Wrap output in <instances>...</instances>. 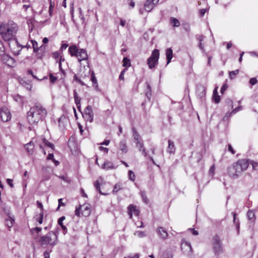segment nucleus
I'll use <instances>...</instances> for the list:
<instances>
[{
	"mask_svg": "<svg viewBox=\"0 0 258 258\" xmlns=\"http://www.w3.org/2000/svg\"><path fill=\"white\" fill-rule=\"evenodd\" d=\"M18 30V25L13 21L2 23L0 25V35L5 41L9 42V47L16 55L19 54L20 50L15 51V46L20 45L16 38V35Z\"/></svg>",
	"mask_w": 258,
	"mask_h": 258,
	"instance_id": "nucleus-1",
	"label": "nucleus"
},
{
	"mask_svg": "<svg viewBox=\"0 0 258 258\" xmlns=\"http://www.w3.org/2000/svg\"><path fill=\"white\" fill-rule=\"evenodd\" d=\"M47 114L46 109L39 103H36L27 112V119L31 124H36L45 119Z\"/></svg>",
	"mask_w": 258,
	"mask_h": 258,
	"instance_id": "nucleus-2",
	"label": "nucleus"
},
{
	"mask_svg": "<svg viewBox=\"0 0 258 258\" xmlns=\"http://www.w3.org/2000/svg\"><path fill=\"white\" fill-rule=\"evenodd\" d=\"M38 242L42 247H46L48 245L53 247L57 243V235L55 232L50 231L41 236Z\"/></svg>",
	"mask_w": 258,
	"mask_h": 258,
	"instance_id": "nucleus-3",
	"label": "nucleus"
},
{
	"mask_svg": "<svg viewBox=\"0 0 258 258\" xmlns=\"http://www.w3.org/2000/svg\"><path fill=\"white\" fill-rule=\"evenodd\" d=\"M68 51L71 56L76 57L79 62L88 59L86 50L85 49L79 48L76 45H71L69 47Z\"/></svg>",
	"mask_w": 258,
	"mask_h": 258,
	"instance_id": "nucleus-4",
	"label": "nucleus"
},
{
	"mask_svg": "<svg viewBox=\"0 0 258 258\" xmlns=\"http://www.w3.org/2000/svg\"><path fill=\"white\" fill-rule=\"evenodd\" d=\"M212 250L216 255H219L223 252L222 241L220 235L216 234L213 236L211 239Z\"/></svg>",
	"mask_w": 258,
	"mask_h": 258,
	"instance_id": "nucleus-5",
	"label": "nucleus"
},
{
	"mask_svg": "<svg viewBox=\"0 0 258 258\" xmlns=\"http://www.w3.org/2000/svg\"><path fill=\"white\" fill-rule=\"evenodd\" d=\"M159 55L160 53L158 49H155L152 51L151 56L147 61L149 69H152L158 64Z\"/></svg>",
	"mask_w": 258,
	"mask_h": 258,
	"instance_id": "nucleus-6",
	"label": "nucleus"
},
{
	"mask_svg": "<svg viewBox=\"0 0 258 258\" xmlns=\"http://www.w3.org/2000/svg\"><path fill=\"white\" fill-rule=\"evenodd\" d=\"M227 171L228 175L233 178H237L241 173V170H239L235 164L229 167Z\"/></svg>",
	"mask_w": 258,
	"mask_h": 258,
	"instance_id": "nucleus-7",
	"label": "nucleus"
},
{
	"mask_svg": "<svg viewBox=\"0 0 258 258\" xmlns=\"http://www.w3.org/2000/svg\"><path fill=\"white\" fill-rule=\"evenodd\" d=\"M93 112L92 107L88 105L85 109L84 113L83 114V117L87 120L90 122L93 120Z\"/></svg>",
	"mask_w": 258,
	"mask_h": 258,
	"instance_id": "nucleus-8",
	"label": "nucleus"
},
{
	"mask_svg": "<svg viewBox=\"0 0 258 258\" xmlns=\"http://www.w3.org/2000/svg\"><path fill=\"white\" fill-rule=\"evenodd\" d=\"M0 117L4 122H7L11 118L10 110L7 107H3L0 110Z\"/></svg>",
	"mask_w": 258,
	"mask_h": 258,
	"instance_id": "nucleus-9",
	"label": "nucleus"
},
{
	"mask_svg": "<svg viewBox=\"0 0 258 258\" xmlns=\"http://www.w3.org/2000/svg\"><path fill=\"white\" fill-rule=\"evenodd\" d=\"M2 55V60L4 63L7 66L13 67L15 64V60L14 58L9 56L8 54H6L4 53Z\"/></svg>",
	"mask_w": 258,
	"mask_h": 258,
	"instance_id": "nucleus-10",
	"label": "nucleus"
},
{
	"mask_svg": "<svg viewBox=\"0 0 258 258\" xmlns=\"http://www.w3.org/2000/svg\"><path fill=\"white\" fill-rule=\"evenodd\" d=\"M236 166L238 167L239 170H241V173L247 169L249 163L248 160L246 159H240L236 163H235Z\"/></svg>",
	"mask_w": 258,
	"mask_h": 258,
	"instance_id": "nucleus-11",
	"label": "nucleus"
},
{
	"mask_svg": "<svg viewBox=\"0 0 258 258\" xmlns=\"http://www.w3.org/2000/svg\"><path fill=\"white\" fill-rule=\"evenodd\" d=\"M118 148L122 154L127 153L128 151V148L126 140L124 139L121 140L118 144Z\"/></svg>",
	"mask_w": 258,
	"mask_h": 258,
	"instance_id": "nucleus-12",
	"label": "nucleus"
},
{
	"mask_svg": "<svg viewBox=\"0 0 258 258\" xmlns=\"http://www.w3.org/2000/svg\"><path fill=\"white\" fill-rule=\"evenodd\" d=\"M158 1L159 0H147L144 5L145 10L147 12H150Z\"/></svg>",
	"mask_w": 258,
	"mask_h": 258,
	"instance_id": "nucleus-13",
	"label": "nucleus"
},
{
	"mask_svg": "<svg viewBox=\"0 0 258 258\" xmlns=\"http://www.w3.org/2000/svg\"><path fill=\"white\" fill-rule=\"evenodd\" d=\"M181 248L184 252L188 253L191 252L192 251V248L190 243L185 241L184 240H182Z\"/></svg>",
	"mask_w": 258,
	"mask_h": 258,
	"instance_id": "nucleus-14",
	"label": "nucleus"
},
{
	"mask_svg": "<svg viewBox=\"0 0 258 258\" xmlns=\"http://www.w3.org/2000/svg\"><path fill=\"white\" fill-rule=\"evenodd\" d=\"M196 94L197 96L201 99H202L205 96L206 89L203 85H199L197 87Z\"/></svg>",
	"mask_w": 258,
	"mask_h": 258,
	"instance_id": "nucleus-15",
	"label": "nucleus"
},
{
	"mask_svg": "<svg viewBox=\"0 0 258 258\" xmlns=\"http://www.w3.org/2000/svg\"><path fill=\"white\" fill-rule=\"evenodd\" d=\"M91 214V207L89 204H84L82 206L81 215L84 217H88Z\"/></svg>",
	"mask_w": 258,
	"mask_h": 258,
	"instance_id": "nucleus-16",
	"label": "nucleus"
},
{
	"mask_svg": "<svg viewBox=\"0 0 258 258\" xmlns=\"http://www.w3.org/2000/svg\"><path fill=\"white\" fill-rule=\"evenodd\" d=\"M15 222L14 216L10 213L8 214V218H6L5 225L9 228H11Z\"/></svg>",
	"mask_w": 258,
	"mask_h": 258,
	"instance_id": "nucleus-17",
	"label": "nucleus"
},
{
	"mask_svg": "<svg viewBox=\"0 0 258 258\" xmlns=\"http://www.w3.org/2000/svg\"><path fill=\"white\" fill-rule=\"evenodd\" d=\"M128 214L130 215V218H132L133 214L135 216H138L139 211L135 206L130 205L128 207Z\"/></svg>",
	"mask_w": 258,
	"mask_h": 258,
	"instance_id": "nucleus-18",
	"label": "nucleus"
},
{
	"mask_svg": "<svg viewBox=\"0 0 258 258\" xmlns=\"http://www.w3.org/2000/svg\"><path fill=\"white\" fill-rule=\"evenodd\" d=\"M46 45H41L38 48V52H36V57L38 59H42L45 55V50Z\"/></svg>",
	"mask_w": 258,
	"mask_h": 258,
	"instance_id": "nucleus-19",
	"label": "nucleus"
},
{
	"mask_svg": "<svg viewBox=\"0 0 258 258\" xmlns=\"http://www.w3.org/2000/svg\"><path fill=\"white\" fill-rule=\"evenodd\" d=\"M158 236L162 239H166L168 236L167 231L162 227H158L157 230Z\"/></svg>",
	"mask_w": 258,
	"mask_h": 258,
	"instance_id": "nucleus-20",
	"label": "nucleus"
},
{
	"mask_svg": "<svg viewBox=\"0 0 258 258\" xmlns=\"http://www.w3.org/2000/svg\"><path fill=\"white\" fill-rule=\"evenodd\" d=\"M132 130L133 132V137L136 144L143 141L142 138L138 133L135 127H132Z\"/></svg>",
	"mask_w": 258,
	"mask_h": 258,
	"instance_id": "nucleus-21",
	"label": "nucleus"
},
{
	"mask_svg": "<svg viewBox=\"0 0 258 258\" xmlns=\"http://www.w3.org/2000/svg\"><path fill=\"white\" fill-rule=\"evenodd\" d=\"M73 93L75 102L77 105L78 109L80 110L81 108V98L79 96L76 90H74Z\"/></svg>",
	"mask_w": 258,
	"mask_h": 258,
	"instance_id": "nucleus-22",
	"label": "nucleus"
},
{
	"mask_svg": "<svg viewBox=\"0 0 258 258\" xmlns=\"http://www.w3.org/2000/svg\"><path fill=\"white\" fill-rule=\"evenodd\" d=\"M66 219L64 216H62L60 218H59L58 220V224L61 227V229L63 230V232L64 234H66L68 232V229L66 226L63 225L62 222L64 220Z\"/></svg>",
	"mask_w": 258,
	"mask_h": 258,
	"instance_id": "nucleus-23",
	"label": "nucleus"
},
{
	"mask_svg": "<svg viewBox=\"0 0 258 258\" xmlns=\"http://www.w3.org/2000/svg\"><path fill=\"white\" fill-rule=\"evenodd\" d=\"M90 80L92 81L93 86L95 87V89L97 91H99L97 80L93 72H92L91 73Z\"/></svg>",
	"mask_w": 258,
	"mask_h": 258,
	"instance_id": "nucleus-24",
	"label": "nucleus"
},
{
	"mask_svg": "<svg viewBox=\"0 0 258 258\" xmlns=\"http://www.w3.org/2000/svg\"><path fill=\"white\" fill-rule=\"evenodd\" d=\"M136 147L139 149V151L142 152V154L144 155V156H147V152L144 147L143 141L137 144Z\"/></svg>",
	"mask_w": 258,
	"mask_h": 258,
	"instance_id": "nucleus-25",
	"label": "nucleus"
},
{
	"mask_svg": "<svg viewBox=\"0 0 258 258\" xmlns=\"http://www.w3.org/2000/svg\"><path fill=\"white\" fill-rule=\"evenodd\" d=\"M168 146L167 151L170 154L174 153L175 151V147L174 146V142L171 140H168Z\"/></svg>",
	"mask_w": 258,
	"mask_h": 258,
	"instance_id": "nucleus-26",
	"label": "nucleus"
},
{
	"mask_svg": "<svg viewBox=\"0 0 258 258\" xmlns=\"http://www.w3.org/2000/svg\"><path fill=\"white\" fill-rule=\"evenodd\" d=\"M166 56L167 60V64H169L173 57V51L171 48H169L166 50Z\"/></svg>",
	"mask_w": 258,
	"mask_h": 258,
	"instance_id": "nucleus-27",
	"label": "nucleus"
},
{
	"mask_svg": "<svg viewBox=\"0 0 258 258\" xmlns=\"http://www.w3.org/2000/svg\"><path fill=\"white\" fill-rule=\"evenodd\" d=\"M25 148L26 150H27V151L29 154H32L33 152L34 144L32 141H31L29 143H28L25 145Z\"/></svg>",
	"mask_w": 258,
	"mask_h": 258,
	"instance_id": "nucleus-28",
	"label": "nucleus"
},
{
	"mask_svg": "<svg viewBox=\"0 0 258 258\" xmlns=\"http://www.w3.org/2000/svg\"><path fill=\"white\" fill-rule=\"evenodd\" d=\"M217 89L218 87L214 89L213 94V99L215 103H218L220 101V97L218 94Z\"/></svg>",
	"mask_w": 258,
	"mask_h": 258,
	"instance_id": "nucleus-29",
	"label": "nucleus"
},
{
	"mask_svg": "<svg viewBox=\"0 0 258 258\" xmlns=\"http://www.w3.org/2000/svg\"><path fill=\"white\" fill-rule=\"evenodd\" d=\"M115 167L113 165V163L111 161H106L102 165V168L109 170L111 169H114Z\"/></svg>",
	"mask_w": 258,
	"mask_h": 258,
	"instance_id": "nucleus-30",
	"label": "nucleus"
},
{
	"mask_svg": "<svg viewBox=\"0 0 258 258\" xmlns=\"http://www.w3.org/2000/svg\"><path fill=\"white\" fill-rule=\"evenodd\" d=\"M146 84H147V88L146 89V92H145L146 96L148 100H150V99H151V97L152 96L151 87L148 83H146Z\"/></svg>",
	"mask_w": 258,
	"mask_h": 258,
	"instance_id": "nucleus-31",
	"label": "nucleus"
},
{
	"mask_svg": "<svg viewBox=\"0 0 258 258\" xmlns=\"http://www.w3.org/2000/svg\"><path fill=\"white\" fill-rule=\"evenodd\" d=\"M68 147L71 151L76 150V144L74 141L73 138H70L68 141Z\"/></svg>",
	"mask_w": 258,
	"mask_h": 258,
	"instance_id": "nucleus-32",
	"label": "nucleus"
},
{
	"mask_svg": "<svg viewBox=\"0 0 258 258\" xmlns=\"http://www.w3.org/2000/svg\"><path fill=\"white\" fill-rule=\"evenodd\" d=\"M232 215L233 216V223L235 224L236 226V228L239 232V227H240V222L238 219H237L236 218V214L235 212H232Z\"/></svg>",
	"mask_w": 258,
	"mask_h": 258,
	"instance_id": "nucleus-33",
	"label": "nucleus"
},
{
	"mask_svg": "<svg viewBox=\"0 0 258 258\" xmlns=\"http://www.w3.org/2000/svg\"><path fill=\"white\" fill-rule=\"evenodd\" d=\"M170 23L173 27H177L180 25L179 21L176 18L172 17L170 18Z\"/></svg>",
	"mask_w": 258,
	"mask_h": 258,
	"instance_id": "nucleus-34",
	"label": "nucleus"
},
{
	"mask_svg": "<svg viewBox=\"0 0 258 258\" xmlns=\"http://www.w3.org/2000/svg\"><path fill=\"white\" fill-rule=\"evenodd\" d=\"M247 216L249 220L254 221L255 220V213L253 211L249 210L247 213Z\"/></svg>",
	"mask_w": 258,
	"mask_h": 258,
	"instance_id": "nucleus-35",
	"label": "nucleus"
},
{
	"mask_svg": "<svg viewBox=\"0 0 258 258\" xmlns=\"http://www.w3.org/2000/svg\"><path fill=\"white\" fill-rule=\"evenodd\" d=\"M31 42H32V47L33 48V51L35 53L38 52V48L39 47L38 46L37 42L35 40H32Z\"/></svg>",
	"mask_w": 258,
	"mask_h": 258,
	"instance_id": "nucleus-36",
	"label": "nucleus"
},
{
	"mask_svg": "<svg viewBox=\"0 0 258 258\" xmlns=\"http://www.w3.org/2000/svg\"><path fill=\"white\" fill-rule=\"evenodd\" d=\"M122 62H123V67H125L128 68L131 65L130 59H128L126 57H125L123 58Z\"/></svg>",
	"mask_w": 258,
	"mask_h": 258,
	"instance_id": "nucleus-37",
	"label": "nucleus"
},
{
	"mask_svg": "<svg viewBox=\"0 0 258 258\" xmlns=\"http://www.w3.org/2000/svg\"><path fill=\"white\" fill-rule=\"evenodd\" d=\"M121 189V184L120 183H116L114 186L112 193L113 194H116Z\"/></svg>",
	"mask_w": 258,
	"mask_h": 258,
	"instance_id": "nucleus-38",
	"label": "nucleus"
},
{
	"mask_svg": "<svg viewBox=\"0 0 258 258\" xmlns=\"http://www.w3.org/2000/svg\"><path fill=\"white\" fill-rule=\"evenodd\" d=\"M94 186L96 188V189L99 191V192L101 194V195H107L106 194H104V193H103L102 192V191H101L100 190V183H99V182L98 181H96L94 183Z\"/></svg>",
	"mask_w": 258,
	"mask_h": 258,
	"instance_id": "nucleus-39",
	"label": "nucleus"
},
{
	"mask_svg": "<svg viewBox=\"0 0 258 258\" xmlns=\"http://www.w3.org/2000/svg\"><path fill=\"white\" fill-rule=\"evenodd\" d=\"M128 178L132 181H134L136 179V176L135 173L132 170H129L128 171Z\"/></svg>",
	"mask_w": 258,
	"mask_h": 258,
	"instance_id": "nucleus-40",
	"label": "nucleus"
},
{
	"mask_svg": "<svg viewBox=\"0 0 258 258\" xmlns=\"http://www.w3.org/2000/svg\"><path fill=\"white\" fill-rule=\"evenodd\" d=\"M238 73H239L238 70H236L235 71L230 72H229V78L231 79H233L235 78V77L238 74Z\"/></svg>",
	"mask_w": 258,
	"mask_h": 258,
	"instance_id": "nucleus-41",
	"label": "nucleus"
},
{
	"mask_svg": "<svg viewBox=\"0 0 258 258\" xmlns=\"http://www.w3.org/2000/svg\"><path fill=\"white\" fill-rule=\"evenodd\" d=\"M43 141L46 146L51 148L52 150H54V146L52 143L49 142L45 139H43Z\"/></svg>",
	"mask_w": 258,
	"mask_h": 258,
	"instance_id": "nucleus-42",
	"label": "nucleus"
},
{
	"mask_svg": "<svg viewBox=\"0 0 258 258\" xmlns=\"http://www.w3.org/2000/svg\"><path fill=\"white\" fill-rule=\"evenodd\" d=\"M49 1H50V5H49V15L50 16H51L52 15L53 9L54 7V3L52 2L51 1V0H49Z\"/></svg>",
	"mask_w": 258,
	"mask_h": 258,
	"instance_id": "nucleus-43",
	"label": "nucleus"
},
{
	"mask_svg": "<svg viewBox=\"0 0 258 258\" xmlns=\"http://www.w3.org/2000/svg\"><path fill=\"white\" fill-rule=\"evenodd\" d=\"M225 104L229 108H232L233 107V101L230 98H227L225 100Z\"/></svg>",
	"mask_w": 258,
	"mask_h": 258,
	"instance_id": "nucleus-44",
	"label": "nucleus"
},
{
	"mask_svg": "<svg viewBox=\"0 0 258 258\" xmlns=\"http://www.w3.org/2000/svg\"><path fill=\"white\" fill-rule=\"evenodd\" d=\"M43 212H41L38 217L36 218V221L40 224H42L43 222Z\"/></svg>",
	"mask_w": 258,
	"mask_h": 258,
	"instance_id": "nucleus-45",
	"label": "nucleus"
},
{
	"mask_svg": "<svg viewBox=\"0 0 258 258\" xmlns=\"http://www.w3.org/2000/svg\"><path fill=\"white\" fill-rule=\"evenodd\" d=\"M135 235L139 237L142 238L146 236V234L143 231H137L135 233Z\"/></svg>",
	"mask_w": 258,
	"mask_h": 258,
	"instance_id": "nucleus-46",
	"label": "nucleus"
},
{
	"mask_svg": "<svg viewBox=\"0 0 258 258\" xmlns=\"http://www.w3.org/2000/svg\"><path fill=\"white\" fill-rule=\"evenodd\" d=\"M141 196H142V199H143V201L146 204H148V202H149V200H148V199L147 198V196L146 195V193L144 191H141Z\"/></svg>",
	"mask_w": 258,
	"mask_h": 258,
	"instance_id": "nucleus-47",
	"label": "nucleus"
},
{
	"mask_svg": "<svg viewBox=\"0 0 258 258\" xmlns=\"http://www.w3.org/2000/svg\"><path fill=\"white\" fill-rule=\"evenodd\" d=\"M81 210H82V206L80 205L78 207H76L75 210V215L78 217H80L81 213Z\"/></svg>",
	"mask_w": 258,
	"mask_h": 258,
	"instance_id": "nucleus-48",
	"label": "nucleus"
},
{
	"mask_svg": "<svg viewBox=\"0 0 258 258\" xmlns=\"http://www.w3.org/2000/svg\"><path fill=\"white\" fill-rule=\"evenodd\" d=\"M250 164L252 165V168L254 170L258 169V162H255L253 160L250 161Z\"/></svg>",
	"mask_w": 258,
	"mask_h": 258,
	"instance_id": "nucleus-49",
	"label": "nucleus"
},
{
	"mask_svg": "<svg viewBox=\"0 0 258 258\" xmlns=\"http://www.w3.org/2000/svg\"><path fill=\"white\" fill-rule=\"evenodd\" d=\"M127 71V69L125 68L120 73V74L119 76V79L120 80H124V75L125 73V72Z\"/></svg>",
	"mask_w": 258,
	"mask_h": 258,
	"instance_id": "nucleus-50",
	"label": "nucleus"
},
{
	"mask_svg": "<svg viewBox=\"0 0 258 258\" xmlns=\"http://www.w3.org/2000/svg\"><path fill=\"white\" fill-rule=\"evenodd\" d=\"M49 79L52 83H54L57 80V78L55 76H53V75L51 73L49 75Z\"/></svg>",
	"mask_w": 258,
	"mask_h": 258,
	"instance_id": "nucleus-51",
	"label": "nucleus"
},
{
	"mask_svg": "<svg viewBox=\"0 0 258 258\" xmlns=\"http://www.w3.org/2000/svg\"><path fill=\"white\" fill-rule=\"evenodd\" d=\"M42 230V228L40 227H35L34 228H32L31 229V232L32 233H34V232H36L37 233H38L40 232Z\"/></svg>",
	"mask_w": 258,
	"mask_h": 258,
	"instance_id": "nucleus-52",
	"label": "nucleus"
},
{
	"mask_svg": "<svg viewBox=\"0 0 258 258\" xmlns=\"http://www.w3.org/2000/svg\"><path fill=\"white\" fill-rule=\"evenodd\" d=\"M5 52V48L3 43L0 40V55H2Z\"/></svg>",
	"mask_w": 258,
	"mask_h": 258,
	"instance_id": "nucleus-53",
	"label": "nucleus"
},
{
	"mask_svg": "<svg viewBox=\"0 0 258 258\" xmlns=\"http://www.w3.org/2000/svg\"><path fill=\"white\" fill-rule=\"evenodd\" d=\"M242 109V106H238L237 107L235 108V109H234L231 112H230V114H235L236 113V112H237L238 111L241 110Z\"/></svg>",
	"mask_w": 258,
	"mask_h": 258,
	"instance_id": "nucleus-54",
	"label": "nucleus"
},
{
	"mask_svg": "<svg viewBox=\"0 0 258 258\" xmlns=\"http://www.w3.org/2000/svg\"><path fill=\"white\" fill-rule=\"evenodd\" d=\"M19 45H20V47H17V46H15V51H17L19 50H20V51L21 50V49L24 47H26L27 48H29L30 47V45H28V44H27L25 46H22V45H20V44H19Z\"/></svg>",
	"mask_w": 258,
	"mask_h": 258,
	"instance_id": "nucleus-55",
	"label": "nucleus"
},
{
	"mask_svg": "<svg viewBox=\"0 0 258 258\" xmlns=\"http://www.w3.org/2000/svg\"><path fill=\"white\" fill-rule=\"evenodd\" d=\"M74 80L78 82L79 83H80L81 85H82V86L85 85V84L83 81H82L79 78H78L76 75L74 76Z\"/></svg>",
	"mask_w": 258,
	"mask_h": 258,
	"instance_id": "nucleus-56",
	"label": "nucleus"
},
{
	"mask_svg": "<svg viewBox=\"0 0 258 258\" xmlns=\"http://www.w3.org/2000/svg\"><path fill=\"white\" fill-rule=\"evenodd\" d=\"M257 82V80L256 78H252L249 80V83L251 85H255Z\"/></svg>",
	"mask_w": 258,
	"mask_h": 258,
	"instance_id": "nucleus-57",
	"label": "nucleus"
},
{
	"mask_svg": "<svg viewBox=\"0 0 258 258\" xmlns=\"http://www.w3.org/2000/svg\"><path fill=\"white\" fill-rule=\"evenodd\" d=\"M227 88H228L227 84L226 83L224 84L221 89V91H220L221 93L222 94H223L224 92L225 91V90L227 89Z\"/></svg>",
	"mask_w": 258,
	"mask_h": 258,
	"instance_id": "nucleus-58",
	"label": "nucleus"
},
{
	"mask_svg": "<svg viewBox=\"0 0 258 258\" xmlns=\"http://www.w3.org/2000/svg\"><path fill=\"white\" fill-rule=\"evenodd\" d=\"M14 99L17 102H21L22 100L21 96L19 95L14 96Z\"/></svg>",
	"mask_w": 258,
	"mask_h": 258,
	"instance_id": "nucleus-59",
	"label": "nucleus"
},
{
	"mask_svg": "<svg viewBox=\"0 0 258 258\" xmlns=\"http://www.w3.org/2000/svg\"><path fill=\"white\" fill-rule=\"evenodd\" d=\"M99 149L101 151L104 152L105 153H107L108 152L109 149L107 148L103 147L102 146H100L99 147Z\"/></svg>",
	"mask_w": 258,
	"mask_h": 258,
	"instance_id": "nucleus-60",
	"label": "nucleus"
},
{
	"mask_svg": "<svg viewBox=\"0 0 258 258\" xmlns=\"http://www.w3.org/2000/svg\"><path fill=\"white\" fill-rule=\"evenodd\" d=\"M196 37L199 42H202L204 39V36L202 35H197Z\"/></svg>",
	"mask_w": 258,
	"mask_h": 258,
	"instance_id": "nucleus-61",
	"label": "nucleus"
},
{
	"mask_svg": "<svg viewBox=\"0 0 258 258\" xmlns=\"http://www.w3.org/2000/svg\"><path fill=\"white\" fill-rule=\"evenodd\" d=\"M162 258H173V255L171 253H165L163 254Z\"/></svg>",
	"mask_w": 258,
	"mask_h": 258,
	"instance_id": "nucleus-62",
	"label": "nucleus"
},
{
	"mask_svg": "<svg viewBox=\"0 0 258 258\" xmlns=\"http://www.w3.org/2000/svg\"><path fill=\"white\" fill-rule=\"evenodd\" d=\"M232 114H230V113H229V112H227L223 117V120H227L230 117V115Z\"/></svg>",
	"mask_w": 258,
	"mask_h": 258,
	"instance_id": "nucleus-63",
	"label": "nucleus"
},
{
	"mask_svg": "<svg viewBox=\"0 0 258 258\" xmlns=\"http://www.w3.org/2000/svg\"><path fill=\"white\" fill-rule=\"evenodd\" d=\"M140 257V254L139 253H136L134 254V255H129L127 257H124V258H139Z\"/></svg>",
	"mask_w": 258,
	"mask_h": 258,
	"instance_id": "nucleus-64",
	"label": "nucleus"
}]
</instances>
